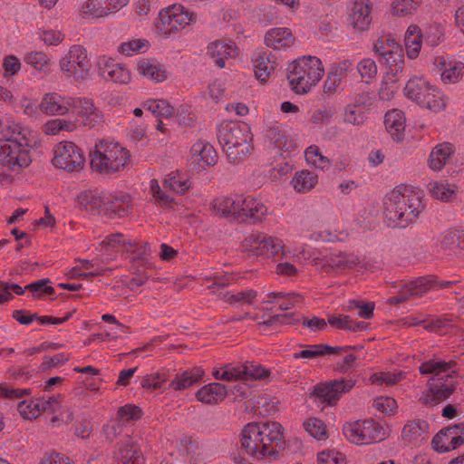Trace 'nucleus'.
Returning a JSON list of instances; mask_svg holds the SVG:
<instances>
[{"label":"nucleus","mask_w":464,"mask_h":464,"mask_svg":"<svg viewBox=\"0 0 464 464\" xmlns=\"http://www.w3.org/2000/svg\"><path fill=\"white\" fill-rule=\"evenodd\" d=\"M241 449L255 459L274 457L285 449L283 427L279 422H249L241 431Z\"/></svg>","instance_id":"1"},{"label":"nucleus","mask_w":464,"mask_h":464,"mask_svg":"<svg viewBox=\"0 0 464 464\" xmlns=\"http://www.w3.org/2000/svg\"><path fill=\"white\" fill-rule=\"evenodd\" d=\"M457 365L455 361H441L436 358L423 362L419 371L420 374H433L429 388L423 392L419 401L426 406H435L449 399L458 385L457 374L454 371Z\"/></svg>","instance_id":"2"},{"label":"nucleus","mask_w":464,"mask_h":464,"mask_svg":"<svg viewBox=\"0 0 464 464\" xmlns=\"http://www.w3.org/2000/svg\"><path fill=\"white\" fill-rule=\"evenodd\" d=\"M423 210L421 197L406 186L396 187L383 198V217L392 227H408Z\"/></svg>","instance_id":"3"},{"label":"nucleus","mask_w":464,"mask_h":464,"mask_svg":"<svg viewBox=\"0 0 464 464\" xmlns=\"http://www.w3.org/2000/svg\"><path fill=\"white\" fill-rule=\"evenodd\" d=\"M5 135V139H0V163L13 171L28 167L32 162L29 150L34 141L32 130L14 122L8 126Z\"/></svg>","instance_id":"4"},{"label":"nucleus","mask_w":464,"mask_h":464,"mask_svg":"<svg viewBox=\"0 0 464 464\" xmlns=\"http://www.w3.org/2000/svg\"><path fill=\"white\" fill-rule=\"evenodd\" d=\"M217 137L230 160H242L252 150V133L245 122L223 121L217 129Z\"/></svg>","instance_id":"5"},{"label":"nucleus","mask_w":464,"mask_h":464,"mask_svg":"<svg viewBox=\"0 0 464 464\" xmlns=\"http://www.w3.org/2000/svg\"><path fill=\"white\" fill-rule=\"evenodd\" d=\"M90 158L93 170L100 174L111 175L126 167L130 154L119 142L99 140L90 151Z\"/></svg>","instance_id":"6"},{"label":"nucleus","mask_w":464,"mask_h":464,"mask_svg":"<svg viewBox=\"0 0 464 464\" xmlns=\"http://www.w3.org/2000/svg\"><path fill=\"white\" fill-rule=\"evenodd\" d=\"M286 71L289 85L297 94L310 92L324 73L321 60L311 55L303 56L290 63Z\"/></svg>","instance_id":"7"},{"label":"nucleus","mask_w":464,"mask_h":464,"mask_svg":"<svg viewBox=\"0 0 464 464\" xmlns=\"http://www.w3.org/2000/svg\"><path fill=\"white\" fill-rule=\"evenodd\" d=\"M343 433L350 442L356 445L380 442L388 437L387 430L372 419L346 423Z\"/></svg>","instance_id":"8"},{"label":"nucleus","mask_w":464,"mask_h":464,"mask_svg":"<svg viewBox=\"0 0 464 464\" xmlns=\"http://www.w3.org/2000/svg\"><path fill=\"white\" fill-rule=\"evenodd\" d=\"M196 18L194 12L185 10L181 5H174L160 12L155 25L160 34L168 36L181 31Z\"/></svg>","instance_id":"9"},{"label":"nucleus","mask_w":464,"mask_h":464,"mask_svg":"<svg viewBox=\"0 0 464 464\" xmlns=\"http://www.w3.org/2000/svg\"><path fill=\"white\" fill-rule=\"evenodd\" d=\"M60 70L66 79L81 82L88 78L91 63L85 48L72 45L59 62Z\"/></svg>","instance_id":"10"},{"label":"nucleus","mask_w":464,"mask_h":464,"mask_svg":"<svg viewBox=\"0 0 464 464\" xmlns=\"http://www.w3.org/2000/svg\"><path fill=\"white\" fill-rule=\"evenodd\" d=\"M241 247L244 252L270 258L283 251L284 244L277 237L264 233H253L242 241Z\"/></svg>","instance_id":"11"},{"label":"nucleus","mask_w":464,"mask_h":464,"mask_svg":"<svg viewBox=\"0 0 464 464\" xmlns=\"http://www.w3.org/2000/svg\"><path fill=\"white\" fill-rule=\"evenodd\" d=\"M53 165L56 168L72 172L82 169L85 158L81 148L73 142H60L54 150Z\"/></svg>","instance_id":"12"},{"label":"nucleus","mask_w":464,"mask_h":464,"mask_svg":"<svg viewBox=\"0 0 464 464\" xmlns=\"http://www.w3.org/2000/svg\"><path fill=\"white\" fill-rule=\"evenodd\" d=\"M354 385V381L351 379L334 380L314 386L310 396L317 398L322 403L334 405L339 401L340 396L351 391Z\"/></svg>","instance_id":"13"},{"label":"nucleus","mask_w":464,"mask_h":464,"mask_svg":"<svg viewBox=\"0 0 464 464\" xmlns=\"http://www.w3.org/2000/svg\"><path fill=\"white\" fill-rule=\"evenodd\" d=\"M431 443L433 450L440 453L457 449L464 443V423L442 429L433 437Z\"/></svg>","instance_id":"14"},{"label":"nucleus","mask_w":464,"mask_h":464,"mask_svg":"<svg viewBox=\"0 0 464 464\" xmlns=\"http://www.w3.org/2000/svg\"><path fill=\"white\" fill-rule=\"evenodd\" d=\"M433 281L427 277H419L404 284L398 294L388 299L389 304L398 305L411 298L419 297L431 289Z\"/></svg>","instance_id":"15"},{"label":"nucleus","mask_w":464,"mask_h":464,"mask_svg":"<svg viewBox=\"0 0 464 464\" xmlns=\"http://www.w3.org/2000/svg\"><path fill=\"white\" fill-rule=\"evenodd\" d=\"M101 76L107 82L127 84L130 81V72L122 64L108 56H101L97 62Z\"/></svg>","instance_id":"16"},{"label":"nucleus","mask_w":464,"mask_h":464,"mask_svg":"<svg viewBox=\"0 0 464 464\" xmlns=\"http://www.w3.org/2000/svg\"><path fill=\"white\" fill-rule=\"evenodd\" d=\"M70 108L82 118L84 125L89 128H93L103 121L102 111L94 106L91 99L71 97Z\"/></svg>","instance_id":"17"},{"label":"nucleus","mask_w":464,"mask_h":464,"mask_svg":"<svg viewBox=\"0 0 464 464\" xmlns=\"http://www.w3.org/2000/svg\"><path fill=\"white\" fill-rule=\"evenodd\" d=\"M131 198L129 194H109L104 196L102 214L111 218H123L131 209Z\"/></svg>","instance_id":"18"},{"label":"nucleus","mask_w":464,"mask_h":464,"mask_svg":"<svg viewBox=\"0 0 464 464\" xmlns=\"http://www.w3.org/2000/svg\"><path fill=\"white\" fill-rule=\"evenodd\" d=\"M243 200L244 196L238 194L219 196L213 199L211 206L218 214L223 217L232 216L240 218L241 211L244 210L242 208Z\"/></svg>","instance_id":"19"},{"label":"nucleus","mask_w":464,"mask_h":464,"mask_svg":"<svg viewBox=\"0 0 464 464\" xmlns=\"http://www.w3.org/2000/svg\"><path fill=\"white\" fill-rule=\"evenodd\" d=\"M439 252L451 256L459 255L464 250V231L447 230L443 232L438 243Z\"/></svg>","instance_id":"20"},{"label":"nucleus","mask_w":464,"mask_h":464,"mask_svg":"<svg viewBox=\"0 0 464 464\" xmlns=\"http://www.w3.org/2000/svg\"><path fill=\"white\" fill-rule=\"evenodd\" d=\"M70 96L49 92L43 97L39 107L47 115H65L70 109Z\"/></svg>","instance_id":"21"},{"label":"nucleus","mask_w":464,"mask_h":464,"mask_svg":"<svg viewBox=\"0 0 464 464\" xmlns=\"http://www.w3.org/2000/svg\"><path fill=\"white\" fill-rule=\"evenodd\" d=\"M387 68V79L392 82L395 83L404 76V54L402 47L400 46L398 49L391 52L389 54L380 60Z\"/></svg>","instance_id":"22"},{"label":"nucleus","mask_w":464,"mask_h":464,"mask_svg":"<svg viewBox=\"0 0 464 464\" xmlns=\"http://www.w3.org/2000/svg\"><path fill=\"white\" fill-rule=\"evenodd\" d=\"M350 24L359 31H366L372 24L371 7L365 0H356L349 14Z\"/></svg>","instance_id":"23"},{"label":"nucleus","mask_w":464,"mask_h":464,"mask_svg":"<svg viewBox=\"0 0 464 464\" xmlns=\"http://www.w3.org/2000/svg\"><path fill=\"white\" fill-rule=\"evenodd\" d=\"M253 62L255 75L262 82H266L276 67V57L270 52H256L254 54Z\"/></svg>","instance_id":"24"},{"label":"nucleus","mask_w":464,"mask_h":464,"mask_svg":"<svg viewBox=\"0 0 464 464\" xmlns=\"http://www.w3.org/2000/svg\"><path fill=\"white\" fill-rule=\"evenodd\" d=\"M265 44L276 50L285 49L294 45L295 37L289 28L275 27L266 32Z\"/></svg>","instance_id":"25"},{"label":"nucleus","mask_w":464,"mask_h":464,"mask_svg":"<svg viewBox=\"0 0 464 464\" xmlns=\"http://www.w3.org/2000/svg\"><path fill=\"white\" fill-rule=\"evenodd\" d=\"M244 205L241 211L240 218L244 221L257 223L267 215V207L259 199L250 196L244 197Z\"/></svg>","instance_id":"26"},{"label":"nucleus","mask_w":464,"mask_h":464,"mask_svg":"<svg viewBox=\"0 0 464 464\" xmlns=\"http://www.w3.org/2000/svg\"><path fill=\"white\" fill-rule=\"evenodd\" d=\"M384 126L393 140H402L405 130V117L403 111L393 109L386 112L384 116Z\"/></svg>","instance_id":"27"},{"label":"nucleus","mask_w":464,"mask_h":464,"mask_svg":"<svg viewBox=\"0 0 464 464\" xmlns=\"http://www.w3.org/2000/svg\"><path fill=\"white\" fill-rule=\"evenodd\" d=\"M227 395V388L219 382H211L201 387L196 392V398L204 404H218Z\"/></svg>","instance_id":"28"},{"label":"nucleus","mask_w":464,"mask_h":464,"mask_svg":"<svg viewBox=\"0 0 464 464\" xmlns=\"http://www.w3.org/2000/svg\"><path fill=\"white\" fill-rule=\"evenodd\" d=\"M208 53L214 59V63L219 67L224 68L227 58L235 57L238 52L235 44L216 41L208 46Z\"/></svg>","instance_id":"29"},{"label":"nucleus","mask_w":464,"mask_h":464,"mask_svg":"<svg viewBox=\"0 0 464 464\" xmlns=\"http://www.w3.org/2000/svg\"><path fill=\"white\" fill-rule=\"evenodd\" d=\"M359 263L358 258L351 254L339 253L326 257L323 265V270L326 273L341 272L343 270L353 268Z\"/></svg>","instance_id":"30"},{"label":"nucleus","mask_w":464,"mask_h":464,"mask_svg":"<svg viewBox=\"0 0 464 464\" xmlns=\"http://www.w3.org/2000/svg\"><path fill=\"white\" fill-rule=\"evenodd\" d=\"M431 84L423 77L413 76L411 78L404 87L405 96L420 105L424 101V95L430 90Z\"/></svg>","instance_id":"31"},{"label":"nucleus","mask_w":464,"mask_h":464,"mask_svg":"<svg viewBox=\"0 0 464 464\" xmlns=\"http://www.w3.org/2000/svg\"><path fill=\"white\" fill-rule=\"evenodd\" d=\"M454 154V148L450 143L444 142L435 146L429 156V167L434 171H440Z\"/></svg>","instance_id":"32"},{"label":"nucleus","mask_w":464,"mask_h":464,"mask_svg":"<svg viewBox=\"0 0 464 464\" xmlns=\"http://www.w3.org/2000/svg\"><path fill=\"white\" fill-rule=\"evenodd\" d=\"M205 372L200 367H193L182 372L177 373L170 382L169 387L175 391L184 390L197 383L202 379Z\"/></svg>","instance_id":"33"},{"label":"nucleus","mask_w":464,"mask_h":464,"mask_svg":"<svg viewBox=\"0 0 464 464\" xmlns=\"http://www.w3.org/2000/svg\"><path fill=\"white\" fill-rule=\"evenodd\" d=\"M429 430V423L423 420H415L409 421L404 425L401 431L402 440L411 444L422 440Z\"/></svg>","instance_id":"34"},{"label":"nucleus","mask_w":464,"mask_h":464,"mask_svg":"<svg viewBox=\"0 0 464 464\" xmlns=\"http://www.w3.org/2000/svg\"><path fill=\"white\" fill-rule=\"evenodd\" d=\"M423 35L420 34V29L416 24H411L408 27L405 34V46L407 55L410 59L418 57L422 43Z\"/></svg>","instance_id":"35"},{"label":"nucleus","mask_w":464,"mask_h":464,"mask_svg":"<svg viewBox=\"0 0 464 464\" xmlns=\"http://www.w3.org/2000/svg\"><path fill=\"white\" fill-rule=\"evenodd\" d=\"M77 201L82 209L94 214H101L102 212L104 196H100L95 191H83L78 196Z\"/></svg>","instance_id":"36"},{"label":"nucleus","mask_w":464,"mask_h":464,"mask_svg":"<svg viewBox=\"0 0 464 464\" xmlns=\"http://www.w3.org/2000/svg\"><path fill=\"white\" fill-rule=\"evenodd\" d=\"M328 323L331 326L348 332H358L367 330L369 324L365 322H353L349 315L331 314L328 316Z\"/></svg>","instance_id":"37"},{"label":"nucleus","mask_w":464,"mask_h":464,"mask_svg":"<svg viewBox=\"0 0 464 464\" xmlns=\"http://www.w3.org/2000/svg\"><path fill=\"white\" fill-rule=\"evenodd\" d=\"M301 301L302 296L295 293L272 292L266 295L263 302L268 304L277 303L280 310L286 311Z\"/></svg>","instance_id":"38"},{"label":"nucleus","mask_w":464,"mask_h":464,"mask_svg":"<svg viewBox=\"0 0 464 464\" xmlns=\"http://www.w3.org/2000/svg\"><path fill=\"white\" fill-rule=\"evenodd\" d=\"M139 73L154 82H161L167 79V72L164 67L152 61H142L138 63Z\"/></svg>","instance_id":"39"},{"label":"nucleus","mask_w":464,"mask_h":464,"mask_svg":"<svg viewBox=\"0 0 464 464\" xmlns=\"http://www.w3.org/2000/svg\"><path fill=\"white\" fill-rule=\"evenodd\" d=\"M118 464H143L144 460L138 445L132 440H127L119 450Z\"/></svg>","instance_id":"40"},{"label":"nucleus","mask_w":464,"mask_h":464,"mask_svg":"<svg viewBox=\"0 0 464 464\" xmlns=\"http://www.w3.org/2000/svg\"><path fill=\"white\" fill-rule=\"evenodd\" d=\"M107 0H88L81 9V16L84 19L101 18L109 14Z\"/></svg>","instance_id":"41"},{"label":"nucleus","mask_w":464,"mask_h":464,"mask_svg":"<svg viewBox=\"0 0 464 464\" xmlns=\"http://www.w3.org/2000/svg\"><path fill=\"white\" fill-rule=\"evenodd\" d=\"M318 182V176L309 170H301L295 173L292 179L294 188L301 193L311 190Z\"/></svg>","instance_id":"42"},{"label":"nucleus","mask_w":464,"mask_h":464,"mask_svg":"<svg viewBox=\"0 0 464 464\" xmlns=\"http://www.w3.org/2000/svg\"><path fill=\"white\" fill-rule=\"evenodd\" d=\"M420 106L434 112H439L446 107L444 95L440 90L431 85L430 90L426 92L424 101L421 102Z\"/></svg>","instance_id":"43"},{"label":"nucleus","mask_w":464,"mask_h":464,"mask_svg":"<svg viewBox=\"0 0 464 464\" xmlns=\"http://www.w3.org/2000/svg\"><path fill=\"white\" fill-rule=\"evenodd\" d=\"M24 62L40 72H47L51 68V58L44 52L32 51L24 56Z\"/></svg>","instance_id":"44"},{"label":"nucleus","mask_w":464,"mask_h":464,"mask_svg":"<svg viewBox=\"0 0 464 464\" xmlns=\"http://www.w3.org/2000/svg\"><path fill=\"white\" fill-rule=\"evenodd\" d=\"M143 108L157 117L169 118L174 108L165 100H149L143 102Z\"/></svg>","instance_id":"45"},{"label":"nucleus","mask_w":464,"mask_h":464,"mask_svg":"<svg viewBox=\"0 0 464 464\" xmlns=\"http://www.w3.org/2000/svg\"><path fill=\"white\" fill-rule=\"evenodd\" d=\"M266 136L277 149L289 150L292 148V140H289L278 126L268 128Z\"/></svg>","instance_id":"46"},{"label":"nucleus","mask_w":464,"mask_h":464,"mask_svg":"<svg viewBox=\"0 0 464 464\" xmlns=\"http://www.w3.org/2000/svg\"><path fill=\"white\" fill-rule=\"evenodd\" d=\"M194 154H198L200 160L208 166H213L217 163L218 153L214 147L207 142H198L191 149Z\"/></svg>","instance_id":"47"},{"label":"nucleus","mask_w":464,"mask_h":464,"mask_svg":"<svg viewBox=\"0 0 464 464\" xmlns=\"http://www.w3.org/2000/svg\"><path fill=\"white\" fill-rule=\"evenodd\" d=\"M17 410L24 419L32 420L37 418L43 411L40 398L30 401H22L17 405Z\"/></svg>","instance_id":"48"},{"label":"nucleus","mask_w":464,"mask_h":464,"mask_svg":"<svg viewBox=\"0 0 464 464\" xmlns=\"http://www.w3.org/2000/svg\"><path fill=\"white\" fill-rule=\"evenodd\" d=\"M163 186L175 193L184 194L191 187V182L188 179H182L179 173H170L164 179Z\"/></svg>","instance_id":"49"},{"label":"nucleus","mask_w":464,"mask_h":464,"mask_svg":"<svg viewBox=\"0 0 464 464\" xmlns=\"http://www.w3.org/2000/svg\"><path fill=\"white\" fill-rule=\"evenodd\" d=\"M357 71L362 82L371 83L377 76L378 68L376 63L371 58H364L357 64Z\"/></svg>","instance_id":"50"},{"label":"nucleus","mask_w":464,"mask_h":464,"mask_svg":"<svg viewBox=\"0 0 464 464\" xmlns=\"http://www.w3.org/2000/svg\"><path fill=\"white\" fill-rule=\"evenodd\" d=\"M395 39L391 35H383L379 37L374 44L373 51L380 57V60L389 54L391 52L397 50L400 47Z\"/></svg>","instance_id":"51"},{"label":"nucleus","mask_w":464,"mask_h":464,"mask_svg":"<svg viewBox=\"0 0 464 464\" xmlns=\"http://www.w3.org/2000/svg\"><path fill=\"white\" fill-rule=\"evenodd\" d=\"M464 74V63L457 62L450 63V66L441 72V81L444 83H456L461 80Z\"/></svg>","instance_id":"52"},{"label":"nucleus","mask_w":464,"mask_h":464,"mask_svg":"<svg viewBox=\"0 0 464 464\" xmlns=\"http://www.w3.org/2000/svg\"><path fill=\"white\" fill-rule=\"evenodd\" d=\"M51 283L49 278H43L27 285L24 289L30 291L34 298H40L43 295H53L54 288L48 285Z\"/></svg>","instance_id":"53"},{"label":"nucleus","mask_w":464,"mask_h":464,"mask_svg":"<svg viewBox=\"0 0 464 464\" xmlns=\"http://www.w3.org/2000/svg\"><path fill=\"white\" fill-rule=\"evenodd\" d=\"M422 35L424 43L431 47L439 45L444 39L443 29L438 24L428 26Z\"/></svg>","instance_id":"54"},{"label":"nucleus","mask_w":464,"mask_h":464,"mask_svg":"<svg viewBox=\"0 0 464 464\" xmlns=\"http://www.w3.org/2000/svg\"><path fill=\"white\" fill-rule=\"evenodd\" d=\"M150 192L155 199V202L162 208H169L173 202V198L163 191L157 179L150 180Z\"/></svg>","instance_id":"55"},{"label":"nucleus","mask_w":464,"mask_h":464,"mask_svg":"<svg viewBox=\"0 0 464 464\" xmlns=\"http://www.w3.org/2000/svg\"><path fill=\"white\" fill-rule=\"evenodd\" d=\"M358 309V315L363 319H371L373 317L374 303H364L358 300H351L345 306V310L352 311Z\"/></svg>","instance_id":"56"},{"label":"nucleus","mask_w":464,"mask_h":464,"mask_svg":"<svg viewBox=\"0 0 464 464\" xmlns=\"http://www.w3.org/2000/svg\"><path fill=\"white\" fill-rule=\"evenodd\" d=\"M305 159L309 164H313L322 169L329 165L328 159L321 154L316 146H310L306 149Z\"/></svg>","instance_id":"57"},{"label":"nucleus","mask_w":464,"mask_h":464,"mask_svg":"<svg viewBox=\"0 0 464 464\" xmlns=\"http://www.w3.org/2000/svg\"><path fill=\"white\" fill-rule=\"evenodd\" d=\"M245 369L244 377L246 380H260L269 375V371L263 368L260 364L253 362H246L243 364Z\"/></svg>","instance_id":"58"},{"label":"nucleus","mask_w":464,"mask_h":464,"mask_svg":"<svg viewBox=\"0 0 464 464\" xmlns=\"http://www.w3.org/2000/svg\"><path fill=\"white\" fill-rule=\"evenodd\" d=\"M305 430L314 438L322 440L326 435V429L323 420L319 419H309L304 422Z\"/></svg>","instance_id":"59"},{"label":"nucleus","mask_w":464,"mask_h":464,"mask_svg":"<svg viewBox=\"0 0 464 464\" xmlns=\"http://www.w3.org/2000/svg\"><path fill=\"white\" fill-rule=\"evenodd\" d=\"M324 350H330L329 345L325 343L307 345V349L294 353L293 357L295 359H314L324 355Z\"/></svg>","instance_id":"60"},{"label":"nucleus","mask_w":464,"mask_h":464,"mask_svg":"<svg viewBox=\"0 0 464 464\" xmlns=\"http://www.w3.org/2000/svg\"><path fill=\"white\" fill-rule=\"evenodd\" d=\"M246 367L243 366V364L240 365H232V364H226L222 368V381L227 382H233L237 380H243L245 381L244 372H245Z\"/></svg>","instance_id":"61"},{"label":"nucleus","mask_w":464,"mask_h":464,"mask_svg":"<svg viewBox=\"0 0 464 464\" xmlns=\"http://www.w3.org/2000/svg\"><path fill=\"white\" fill-rule=\"evenodd\" d=\"M430 193L431 195L438 199L442 201H449L454 196L455 191L450 188L448 184L444 183H430Z\"/></svg>","instance_id":"62"},{"label":"nucleus","mask_w":464,"mask_h":464,"mask_svg":"<svg viewBox=\"0 0 464 464\" xmlns=\"http://www.w3.org/2000/svg\"><path fill=\"white\" fill-rule=\"evenodd\" d=\"M318 464H346L343 453L334 450L322 451L317 456Z\"/></svg>","instance_id":"63"},{"label":"nucleus","mask_w":464,"mask_h":464,"mask_svg":"<svg viewBox=\"0 0 464 464\" xmlns=\"http://www.w3.org/2000/svg\"><path fill=\"white\" fill-rule=\"evenodd\" d=\"M334 113L335 110L333 107L323 106L313 112L310 121L314 124H326Z\"/></svg>","instance_id":"64"}]
</instances>
